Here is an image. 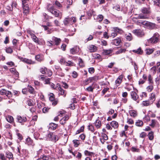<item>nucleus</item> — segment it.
I'll use <instances>...</instances> for the list:
<instances>
[{
    "instance_id": "obj_53",
    "label": "nucleus",
    "mask_w": 160,
    "mask_h": 160,
    "mask_svg": "<svg viewBox=\"0 0 160 160\" xmlns=\"http://www.w3.org/2000/svg\"><path fill=\"white\" fill-rule=\"evenodd\" d=\"M57 74L60 77H63L64 76V74L62 72V71H57Z\"/></svg>"
},
{
    "instance_id": "obj_51",
    "label": "nucleus",
    "mask_w": 160,
    "mask_h": 160,
    "mask_svg": "<svg viewBox=\"0 0 160 160\" xmlns=\"http://www.w3.org/2000/svg\"><path fill=\"white\" fill-rule=\"evenodd\" d=\"M6 51L8 53H11L13 52L12 49L10 47H8L6 48Z\"/></svg>"
},
{
    "instance_id": "obj_44",
    "label": "nucleus",
    "mask_w": 160,
    "mask_h": 160,
    "mask_svg": "<svg viewBox=\"0 0 160 160\" xmlns=\"http://www.w3.org/2000/svg\"><path fill=\"white\" fill-rule=\"evenodd\" d=\"M73 142L74 144V146L76 147H78L80 143L79 141L77 140H73Z\"/></svg>"
},
{
    "instance_id": "obj_46",
    "label": "nucleus",
    "mask_w": 160,
    "mask_h": 160,
    "mask_svg": "<svg viewBox=\"0 0 160 160\" xmlns=\"http://www.w3.org/2000/svg\"><path fill=\"white\" fill-rule=\"evenodd\" d=\"M142 12L144 14H148L149 13L148 9L146 8H143L142 9Z\"/></svg>"
},
{
    "instance_id": "obj_26",
    "label": "nucleus",
    "mask_w": 160,
    "mask_h": 160,
    "mask_svg": "<svg viewBox=\"0 0 160 160\" xmlns=\"http://www.w3.org/2000/svg\"><path fill=\"white\" fill-rule=\"evenodd\" d=\"M153 89V84H150V85L146 88V90L148 92H151Z\"/></svg>"
},
{
    "instance_id": "obj_64",
    "label": "nucleus",
    "mask_w": 160,
    "mask_h": 160,
    "mask_svg": "<svg viewBox=\"0 0 160 160\" xmlns=\"http://www.w3.org/2000/svg\"><path fill=\"white\" fill-rule=\"evenodd\" d=\"M0 158L2 160H7L4 155L2 153L0 154Z\"/></svg>"
},
{
    "instance_id": "obj_15",
    "label": "nucleus",
    "mask_w": 160,
    "mask_h": 160,
    "mask_svg": "<svg viewBox=\"0 0 160 160\" xmlns=\"http://www.w3.org/2000/svg\"><path fill=\"white\" fill-rule=\"evenodd\" d=\"M69 118L68 115H65L60 120V123L62 125H64L66 123V121Z\"/></svg>"
},
{
    "instance_id": "obj_39",
    "label": "nucleus",
    "mask_w": 160,
    "mask_h": 160,
    "mask_svg": "<svg viewBox=\"0 0 160 160\" xmlns=\"http://www.w3.org/2000/svg\"><path fill=\"white\" fill-rule=\"evenodd\" d=\"M129 113L131 116L134 117L137 115L136 112L134 111H129Z\"/></svg>"
},
{
    "instance_id": "obj_35",
    "label": "nucleus",
    "mask_w": 160,
    "mask_h": 160,
    "mask_svg": "<svg viewBox=\"0 0 160 160\" xmlns=\"http://www.w3.org/2000/svg\"><path fill=\"white\" fill-rule=\"evenodd\" d=\"M42 26L43 27L45 30H48V32L49 33H50L52 32V29L49 28L47 26L42 25Z\"/></svg>"
},
{
    "instance_id": "obj_20",
    "label": "nucleus",
    "mask_w": 160,
    "mask_h": 160,
    "mask_svg": "<svg viewBox=\"0 0 160 160\" xmlns=\"http://www.w3.org/2000/svg\"><path fill=\"white\" fill-rule=\"evenodd\" d=\"M110 125L114 128H117L118 127V124L116 121H113L111 122Z\"/></svg>"
},
{
    "instance_id": "obj_62",
    "label": "nucleus",
    "mask_w": 160,
    "mask_h": 160,
    "mask_svg": "<svg viewBox=\"0 0 160 160\" xmlns=\"http://www.w3.org/2000/svg\"><path fill=\"white\" fill-rule=\"evenodd\" d=\"M102 138L104 139V140H108V138L106 134L102 133Z\"/></svg>"
},
{
    "instance_id": "obj_41",
    "label": "nucleus",
    "mask_w": 160,
    "mask_h": 160,
    "mask_svg": "<svg viewBox=\"0 0 160 160\" xmlns=\"http://www.w3.org/2000/svg\"><path fill=\"white\" fill-rule=\"evenodd\" d=\"M78 62L79 65L80 67H82L84 66V62L82 59L81 58H79L78 59Z\"/></svg>"
},
{
    "instance_id": "obj_17",
    "label": "nucleus",
    "mask_w": 160,
    "mask_h": 160,
    "mask_svg": "<svg viewBox=\"0 0 160 160\" xmlns=\"http://www.w3.org/2000/svg\"><path fill=\"white\" fill-rule=\"evenodd\" d=\"M58 124L54 123H50L48 127L50 129L55 130L58 127Z\"/></svg>"
},
{
    "instance_id": "obj_1",
    "label": "nucleus",
    "mask_w": 160,
    "mask_h": 160,
    "mask_svg": "<svg viewBox=\"0 0 160 160\" xmlns=\"http://www.w3.org/2000/svg\"><path fill=\"white\" fill-rule=\"evenodd\" d=\"M48 10L53 14L55 17L62 16V13L58 10L55 9L53 6L50 4H48L47 6Z\"/></svg>"
},
{
    "instance_id": "obj_31",
    "label": "nucleus",
    "mask_w": 160,
    "mask_h": 160,
    "mask_svg": "<svg viewBox=\"0 0 160 160\" xmlns=\"http://www.w3.org/2000/svg\"><path fill=\"white\" fill-rule=\"evenodd\" d=\"M126 51V49L125 48H121L117 51L116 53L117 54H120L122 53H124Z\"/></svg>"
},
{
    "instance_id": "obj_60",
    "label": "nucleus",
    "mask_w": 160,
    "mask_h": 160,
    "mask_svg": "<svg viewBox=\"0 0 160 160\" xmlns=\"http://www.w3.org/2000/svg\"><path fill=\"white\" fill-rule=\"evenodd\" d=\"M93 11L92 10H90L87 12V14L89 16H91L93 14Z\"/></svg>"
},
{
    "instance_id": "obj_55",
    "label": "nucleus",
    "mask_w": 160,
    "mask_h": 160,
    "mask_svg": "<svg viewBox=\"0 0 160 160\" xmlns=\"http://www.w3.org/2000/svg\"><path fill=\"white\" fill-rule=\"evenodd\" d=\"M54 4L57 6V7H58V8H60L62 7V5L59 2H58L57 1H56L55 2Z\"/></svg>"
},
{
    "instance_id": "obj_40",
    "label": "nucleus",
    "mask_w": 160,
    "mask_h": 160,
    "mask_svg": "<svg viewBox=\"0 0 160 160\" xmlns=\"http://www.w3.org/2000/svg\"><path fill=\"white\" fill-rule=\"evenodd\" d=\"M66 66H72L74 65V63L71 62V61H68V62H66L65 65Z\"/></svg>"
},
{
    "instance_id": "obj_36",
    "label": "nucleus",
    "mask_w": 160,
    "mask_h": 160,
    "mask_svg": "<svg viewBox=\"0 0 160 160\" xmlns=\"http://www.w3.org/2000/svg\"><path fill=\"white\" fill-rule=\"evenodd\" d=\"M137 18L138 19H145L148 18V17L146 15H143L142 14H139Z\"/></svg>"
},
{
    "instance_id": "obj_5",
    "label": "nucleus",
    "mask_w": 160,
    "mask_h": 160,
    "mask_svg": "<svg viewBox=\"0 0 160 160\" xmlns=\"http://www.w3.org/2000/svg\"><path fill=\"white\" fill-rule=\"evenodd\" d=\"M0 94L2 95H6L8 98L12 97L11 92L4 89H2L0 90Z\"/></svg>"
},
{
    "instance_id": "obj_38",
    "label": "nucleus",
    "mask_w": 160,
    "mask_h": 160,
    "mask_svg": "<svg viewBox=\"0 0 160 160\" xmlns=\"http://www.w3.org/2000/svg\"><path fill=\"white\" fill-rule=\"evenodd\" d=\"M148 80L149 84H153V82L152 80V78L151 75H149L148 76Z\"/></svg>"
},
{
    "instance_id": "obj_52",
    "label": "nucleus",
    "mask_w": 160,
    "mask_h": 160,
    "mask_svg": "<svg viewBox=\"0 0 160 160\" xmlns=\"http://www.w3.org/2000/svg\"><path fill=\"white\" fill-rule=\"evenodd\" d=\"M142 104L143 106H147L150 104V103L149 101H143Z\"/></svg>"
},
{
    "instance_id": "obj_8",
    "label": "nucleus",
    "mask_w": 160,
    "mask_h": 160,
    "mask_svg": "<svg viewBox=\"0 0 160 160\" xmlns=\"http://www.w3.org/2000/svg\"><path fill=\"white\" fill-rule=\"evenodd\" d=\"M52 40L54 42V45L58 46L59 45L61 42V40L60 38L55 37H53L52 38Z\"/></svg>"
},
{
    "instance_id": "obj_56",
    "label": "nucleus",
    "mask_w": 160,
    "mask_h": 160,
    "mask_svg": "<svg viewBox=\"0 0 160 160\" xmlns=\"http://www.w3.org/2000/svg\"><path fill=\"white\" fill-rule=\"evenodd\" d=\"M88 129L92 132H93L94 131L93 126L92 125H89L88 126Z\"/></svg>"
},
{
    "instance_id": "obj_23",
    "label": "nucleus",
    "mask_w": 160,
    "mask_h": 160,
    "mask_svg": "<svg viewBox=\"0 0 160 160\" xmlns=\"http://www.w3.org/2000/svg\"><path fill=\"white\" fill-rule=\"evenodd\" d=\"M132 51L134 53L139 54H142L143 52V51L142 50L141 48H139L136 50H133Z\"/></svg>"
},
{
    "instance_id": "obj_22",
    "label": "nucleus",
    "mask_w": 160,
    "mask_h": 160,
    "mask_svg": "<svg viewBox=\"0 0 160 160\" xmlns=\"http://www.w3.org/2000/svg\"><path fill=\"white\" fill-rule=\"evenodd\" d=\"M138 22V23L144 26V27L146 28L149 22L141 20L139 21Z\"/></svg>"
},
{
    "instance_id": "obj_50",
    "label": "nucleus",
    "mask_w": 160,
    "mask_h": 160,
    "mask_svg": "<svg viewBox=\"0 0 160 160\" xmlns=\"http://www.w3.org/2000/svg\"><path fill=\"white\" fill-rule=\"evenodd\" d=\"M94 79V77L90 78L87 80H85V84L86 85H87L88 84V82L89 81V82H91L92 80Z\"/></svg>"
},
{
    "instance_id": "obj_32",
    "label": "nucleus",
    "mask_w": 160,
    "mask_h": 160,
    "mask_svg": "<svg viewBox=\"0 0 160 160\" xmlns=\"http://www.w3.org/2000/svg\"><path fill=\"white\" fill-rule=\"evenodd\" d=\"M46 73L45 74L48 75V77L51 76L52 75V72L51 70L47 68V70L46 71Z\"/></svg>"
},
{
    "instance_id": "obj_49",
    "label": "nucleus",
    "mask_w": 160,
    "mask_h": 160,
    "mask_svg": "<svg viewBox=\"0 0 160 160\" xmlns=\"http://www.w3.org/2000/svg\"><path fill=\"white\" fill-rule=\"evenodd\" d=\"M103 18V16L102 15L100 14L98 16L97 20H98V22H101L102 21Z\"/></svg>"
},
{
    "instance_id": "obj_2",
    "label": "nucleus",
    "mask_w": 160,
    "mask_h": 160,
    "mask_svg": "<svg viewBox=\"0 0 160 160\" xmlns=\"http://www.w3.org/2000/svg\"><path fill=\"white\" fill-rule=\"evenodd\" d=\"M159 35L158 33H155L153 36L148 40V42L152 44H155L159 41Z\"/></svg>"
},
{
    "instance_id": "obj_48",
    "label": "nucleus",
    "mask_w": 160,
    "mask_h": 160,
    "mask_svg": "<svg viewBox=\"0 0 160 160\" xmlns=\"http://www.w3.org/2000/svg\"><path fill=\"white\" fill-rule=\"evenodd\" d=\"M157 122L156 120L155 119H152L151 120V123L150 125L152 127H154Z\"/></svg>"
},
{
    "instance_id": "obj_59",
    "label": "nucleus",
    "mask_w": 160,
    "mask_h": 160,
    "mask_svg": "<svg viewBox=\"0 0 160 160\" xmlns=\"http://www.w3.org/2000/svg\"><path fill=\"white\" fill-rule=\"evenodd\" d=\"M66 62L65 59L64 58H61L60 61V62L62 64L65 65Z\"/></svg>"
},
{
    "instance_id": "obj_54",
    "label": "nucleus",
    "mask_w": 160,
    "mask_h": 160,
    "mask_svg": "<svg viewBox=\"0 0 160 160\" xmlns=\"http://www.w3.org/2000/svg\"><path fill=\"white\" fill-rule=\"evenodd\" d=\"M131 151L133 152H139V149L135 147H132L131 149Z\"/></svg>"
},
{
    "instance_id": "obj_58",
    "label": "nucleus",
    "mask_w": 160,
    "mask_h": 160,
    "mask_svg": "<svg viewBox=\"0 0 160 160\" xmlns=\"http://www.w3.org/2000/svg\"><path fill=\"white\" fill-rule=\"evenodd\" d=\"M32 102L33 101L32 100L29 99L27 101V103L28 106H32L33 105Z\"/></svg>"
},
{
    "instance_id": "obj_34",
    "label": "nucleus",
    "mask_w": 160,
    "mask_h": 160,
    "mask_svg": "<svg viewBox=\"0 0 160 160\" xmlns=\"http://www.w3.org/2000/svg\"><path fill=\"white\" fill-rule=\"evenodd\" d=\"M148 138L150 140H152L153 139V132H149L148 135Z\"/></svg>"
},
{
    "instance_id": "obj_11",
    "label": "nucleus",
    "mask_w": 160,
    "mask_h": 160,
    "mask_svg": "<svg viewBox=\"0 0 160 160\" xmlns=\"http://www.w3.org/2000/svg\"><path fill=\"white\" fill-rule=\"evenodd\" d=\"M23 8V13L27 15L29 13V7L28 4L23 5L22 4Z\"/></svg>"
},
{
    "instance_id": "obj_45",
    "label": "nucleus",
    "mask_w": 160,
    "mask_h": 160,
    "mask_svg": "<svg viewBox=\"0 0 160 160\" xmlns=\"http://www.w3.org/2000/svg\"><path fill=\"white\" fill-rule=\"evenodd\" d=\"M36 59L38 61H41L42 60L43 58L42 56L39 55H37L35 57Z\"/></svg>"
},
{
    "instance_id": "obj_9",
    "label": "nucleus",
    "mask_w": 160,
    "mask_h": 160,
    "mask_svg": "<svg viewBox=\"0 0 160 160\" xmlns=\"http://www.w3.org/2000/svg\"><path fill=\"white\" fill-rule=\"evenodd\" d=\"M146 28L152 30L157 28V27L155 23L149 22Z\"/></svg>"
},
{
    "instance_id": "obj_28",
    "label": "nucleus",
    "mask_w": 160,
    "mask_h": 160,
    "mask_svg": "<svg viewBox=\"0 0 160 160\" xmlns=\"http://www.w3.org/2000/svg\"><path fill=\"white\" fill-rule=\"evenodd\" d=\"M6 156L7 158H8L9 159L12 158L13 157V154L9 151H7L6 152Z\"/></svg>"
},
{
    "instance_id": "obj_14",
    "label": "nucleus",
    "mask_w": 160,
    "mask_h": 160,
    "mask_svg": "<svg viewBox=\"0 0 160 160\" xmlns=\"http://www.w3.org/2000/svg\"><path fill=\"white\" fill-rule=\"evenodd\" d=\"M90 52H94L96 51L97 48V47L93 45H90L88 47Z\"/></svg>"
},
{
    "instance_id": "obj_19",
    "label": "nucleus",
    "mask_w": 160,
    "mask_h": 160,
    "mask_svg": "<svg viewBox=\"0 0 160 160\" xmlns=\"http://www.w3.org/2000/svg\"><path fill=\"white\" fill-rule=\"evenodd\" d=\"M32 40L36 43L40 44V41L35 35H33L32 37H31Z\"/></svg>"
},
{
    "instance_id": "obj_42",
    "label": "nucleus",
    "mask_w": 160,
    "mask_h": 160,
    "mask_svg": "<svg viewBox=\"0 0 160 160\" xmlns=\"http://www.w3.org/2000/svg\"><path fill=\"white\" fill-rule=\"evenodd\" d=\"M47 70V68L45 67L41 68L40 69V72L43 74H45L46 73V71Z\"/></svg>"
},
{
    "instance_id": "obj_24",
    "label": "nucleus",
    "mask_w": 160,
    "mask_h": 160,
    "mask_svg": "<svg viewBox=\"0 0 160 160\" xmlns=\"http://www.w3.org/2000/svg\"><path fill=\"white\" fill-rule=\"evenodd\" d=\"M125 37L127 40L128 41H130L132 40V36L130 33H128L126 34H125Z\"/></svg>"
},
{
    "instance_id": "obj_3",
    "label": "nucleus",
    "mask_w": 160,
    "mask_h": 160,
    "mask_svg": "<svg viewBox=\"0 0 160 160\" xmlns=\"http://www.w3.org/2000/svg\"><path fill=\"white\" fill-rule=\"evenodd\" d=\"M55 89L58 91L59 96L62 95L64 97H65L67 94V92L62 88L60 84H57V86L55 87Z\"/></svg>"
},
{
    "instance_id": "obj_12",
    "label": "nucleus",
    "mask_w": 160,
    "mask_h": 160,
    "mask_svg": "<svg viewBox=\"0 0 160 160\" xmlns=\"http://www.w3.org/2000/svg\"><path fill=\"white\" fill-rule=\"evenodd\" d=\"M132 98L135 101L137 100L139 98V96L135 91H132L130 93Z\"/></svg>"
},
{
    "instance_id": "obj_18",
    "label": "nucleus",
    "mask_w": 160,
    "mask_h": 160,
    "mask_svg": "<svg viewBox=\"0 0 160 160\" xmlns=\"http://www.w3.org/2000/svg\"><path fill=\"white\" fill-rule=\"evenodd\" d=\"M121 42V38H117L113 40V43L116 46L119 45Z\"/></svg>"
},
{
    "instance_id": "obj_13",
    "label": "nucleus",
    "mask_w": 160,
    "mask_h": 160,
    "mask_svg": "<svg viewBox=\"0 0 160 160\" xmlns=\"http://www.w3.org/2000/svg\"><path fill=\"white\" fill-rule=\"evenodd\" d=\"M17 118L18 122L21 123L22 124H23V122H25L27 120V118L25 117H22L21 116H18Z\"/></svg>"
},
{
    "instance_id": "obj_43",
    "label": "nucleus",
    "mask_w": 160,
    "mask_h": 160,
    "mask_svg": "<svg viewBox=\"0 0 160 160\" xmlns=\"http://www.w3.org/2000/svg\"><path fill=\"white\" fill-rule=\"evenodd\" d=\"M6 119L7 121L10 123H12L13 120L12 117L10 116H8V117H7Z\"/></svg>"
},
{
    "instance_id": "obj_4",
    "label": "nucleus",
    "mask_w": 160,
    "mask_h": 160,
    "mask_svg": "<svg viewBox=\"0 0 160 160\" xmlns=\"http://www.w3.org/2000/svg\"><path fill=\"white\" fill-rule=\"evenodd\" d=\"M76 21V18L74 17L66 18L63 20V23L65 25L72 24Z\"/></svg>"
},
{
    "instance_id": "obj_27",
    "label": "nucleus",
    "mask_w": 160,
    "mask_h": 160,
    "mask_svg": "<svg viewBox=\"0 0 160 160\" xmlns=\"http://www.w3.org/2000/svg\"><path fill=\"white\" fill-rule=\"evenodd\" d=\"M70 52V53L74 54L78 52V50L77 48H73L71 49Z\"/></svg>"
},
{
    "instance_id": "obj_25",
    "label": "nucleus",
    "mask_w": 160,
    "mask_h": 160,
    "mask_svg": "<svg viewBox=\"0 0 160 160\" xmlns=\"http://www.w3.org/2000/svg\"><path fill=\"white\" fill-rule=\"evenodd\" d=\"M95 126L97 128H99L101 126V121L98 120L97 119L95 123Z\"/></svg>"
},
{
    "instance_id": "obj_47",
    "label": "nucleus",
    "mask_w": 160,
    "mask_h": 160,
    "mask_svg": "<svg viewBox=\"0 0 160 160\" xmlns=\"http://www.w3.org/2000/svg\"><path fill=\"white\" fill-rule=\"evenodd\" d=\"M84 153L86 156H92V155L93 154V153L92 152H90L87 150H85Z\"/></svg>"
},
{
    "instance_id": "obj_63",
    "label": "nucleus",
    "mask_w": 160,
    "mask_h": 160,
    "mask_svg": "<svg viewBox=\"0 0 160 160\" xmlns=\"http://www.w3.org/2000/svg\"><path fill=\"white\" fill-rule=\"evenodd\" d=\"M146 136V133L144 132H142L140 135V137L144 138Z\"/></svg>"
},
{
    "instance_id": "obj_61",
    "label": "nucleus",
    "mask_w": 160,
    "mask_h": 160,
    "mask_svg": "<svg viewBox=\"0 0 160 160\" xmlns=\"http://www.w3.org/2000/svg\"><path fill=\"white\" fill-rule=\"evenodd\" d=\"M43 160H49L50 159V157L49 156H42L41 157Z\"/></svg>"
},
{
    "instance_id": "obj_16",
    "label": "nucleus",
    "mask_w": 160,
    "mask_h": 160,
    "mask_svg": "<svg viewBox=\"0 0 160 160\" xmlns=\"http://www.w3.org/2000/svg\"><path fill=\"white\" fill-rule=\"evenodd\" d=\"M113 31L116 33L122 34L123 32V31L121 28L117 27L113 28Z\"/></svg>"
},
{
    "instance_id": "obj_7",
    "label": "nucleus",
    "mask_w": 160,
    "mask_h": 160,
    "mask_svg": "<svg viewBox=\"0 0 160 160\" xmlns=\"http://www.w3.org/2000/svg\"><path fill=\"white\" fill-rule=\"evenodd\" d=\"M132 32L135 35L138 37H142L144 36L145 35L144 32L142 30L139 29L134 30Z\"/></svg>"
},
{
    "instance_id": "obj_29",
    "label": "nucleus",
    "mask_w": 160,
    "mask_h": 160,
    "mask_svg": "<svg viewBox=\"0 0 160 160\" xmlns=\"http://www.w3.org/2000/svg\"><path fill=\"white\" fill-rule=\"evenodd\" d=\"M153 49H146L145 51L147 54L150 55L152 54L154 51Z\"/></svg>"
},
{
    "instance_id": "obj_21",
    "label": "nucleus",
    "mask_w": 160,
    "mask_h": 160,
    "mask_svg": "<svg viewBox=\"0 0 160 160\" xmlns=\"http://www.w3.org/2000/svg\"><path fill=\"white\" fill-rule=\"evenodd\" d=\"M25 143L28 144V145H33V141L29 137H28L27 138V139L26 140Z\"/></svg>"
},
{
    "instance_id": "obj_30",
    "label": "nucleus",
    "mask_w": 160,
    "mask_h": 160,
    "mask_svg": "<svg viewBox=\"0 0 160 160\" xmlns=\"http://www.w3.org/2000/svg\"><path fill=\"white\" fill-rule=\"evenodd\" d=\"M155 94L154 93H152L150 95L149 98V99L152 101V102H153L155 100Z\"/></svg>"
},
{
    "instance_id": "obj_37",
    "label": "nucleus",
    "mask_w": 160,
    "mask_h": 160,
    "mask_svg": "<svg viewBox=\"0 0 160 160\" xmlns=\"http://www.w3.org/2000/svg\"><path fill=\"white\" fill-rule=\"evenodd\" d=\"M47 45L49 46H51L54 45V42L52 40H50L49 41H47Z\"/></svg>"
},
{
    "instance_id": "obj_33",
    "label": "nucleus",
    "mask_w": 160,
    "mask_h": 160,
    "mask_svg": "<svg viewBox=\"0 0 160 160\" xmlns=\"http://www.w3.org/2000/svg\"><path fill=\"white\" fill-rule=\"evenodd\" d=\"M143 124V122L140 120H138L135 123L136 126L138 127H141L142 126Z\"/></svg>"
},
{
    "instance_id": "obj_57",
    "label": "nucleus",
    "mask_w": 160,
    "mask_h": 160,
    "mask_svg": "<svg viewBox=\"0 0 160 160\" xmlns=\"http://www.w3.org/2000/svg\"><path fill=\"white\" fill-rule=\"evenodd\" d=\"M154 3L156 5L160 7V0H155Z\"/></svg>"
},
{
    "instance_id": "obj_10",
    "label": "nucleus",
    "mask_w": 160,
    "mask_h": 160,
    "mask_svg": "<svg viewBox=\"0 0 160 160\" xmlns=\"http://www.w3.org/2000/svg\"><path fill=\"white\" fill-rule=\"evenodd\" d=\"M49 100L52 102H52V105L54 106L56 105L57 103V102L56 101H54V95L53 93H51L49 95Z\"/></svg>"
},
{
    "instance_id": "obj_6",
    "label": "nucleus",
    "mask_w": 160,
    "mask_h": 160,
    "mask_svg": "<svg viewBox=\"0 0 160 160\" xmlns=\"http://www.w3.org/2000/svg\"><path fill=\"white\" fill-rule=\"evenodd\" d=\"M48 136L49 140L53 142H56L58 139V137L52 133L50 132Z\"/></svg>"
}]
</instances>
